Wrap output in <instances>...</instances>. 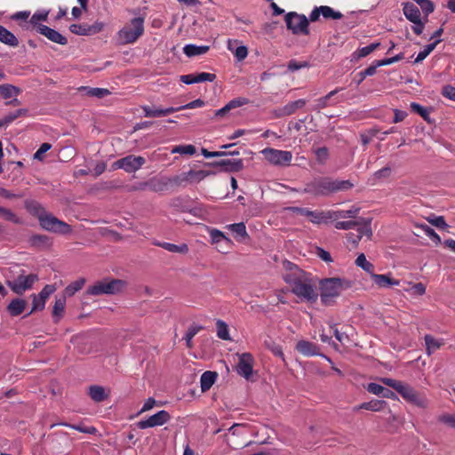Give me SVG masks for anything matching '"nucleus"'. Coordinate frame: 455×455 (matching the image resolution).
<instances>
[{
	"mask_svg": "<svg viewBox=\"0 0 455 455\" xmlns=\"http://www.w3.org/2000/svg\"><path fill=\"white\" fill-rule=\"evenodd\" d=\"M349 180L332 179L328 176H318L306 183L301 192L314 196H326L340 191H347L354 188Z\"/></svg>",
	"mask_w": 455,
	"mask_h": 455,
	"instance_id": "f257e3e1",
	"label": "nucleus"
},
{
	"mask_svg": "<svg viewBox=\"0 0 455 455\" xmlns=\"http://www.w3.org/2000/svg\"><path fill=\"white\" fill-rule=\"evenodd\" d=\"M283 280L291 286V292L308 302H315L318 298L311 274L297 272L293 275H283Z\"/></svg>",
	"mask_w": 455,
	"mask_h": 455,
	"instance_id": "f03ea898",
	"label": "nucleus"
},
{
	"mask_svg": "<svg viewBox=\"0 0 455 455\" xmlns=\"http://www.w3.org/2000/svg\"><path fill=\"white\" fill-rule=\"evenodd\" d=\"M380 382L395 389L407 403L426 409L429 401L426 395L419 392L411 385L391 378H381Z\"/></svg>",
	"mask_w": 455,
	"mask_h": 455,
	"instance_id": "7ed1b4c3",
	"label": "nucleus"
},
{
	"mask_svg": "<svg viewBox=\"0 0 455 455\" xmlns=\"http://www.w3.org/2000/svg\"><path fill=\"white\" fill-rule=\"evenodd\" d=\"M351 281L339 277L324 278L320 281L321 302L324 306H331L342 291L351 287Z\"/></svg>",
	"mask_w": 455,
	"mask_h": 455,
	"instance_id": "20e7f679",
	"label": "nucleus"
},
{
	"mask_svg": "<svg viewBox=\"0 0 455 455\" xmlns=\"http://www.w3.org/2000/svg\"><path fill=\"white\" fill-rule=\"evenodd\" d=\"M284 21L287 29L293 35L307 36L309 34V21L305 14L289 12L284 15Z\"/></svg>",
	"mask_w": 455,
	"mask_h": 455,
	"instance_id": "39448f33",
	"label": "nucleus"
},
{
	"mask_svg": "<svg viewBox=\"0 0 455 455\" xmlns=\"http://www.w3.org/2000/svg\"><path fill=\"white\" fill-rule=\"evenodd\" d=\"M144 33V19L141 17L134 18L130 24L124 26L119 32V38L124 44H133Z\"/></svg>",
	"mask_w": 455,
	"mask_h": 455,
	"instance_id": "423d86ee",
	"label": "nucleus"
},
{
	"mask_svg": "<svg viewBox=\"0 0 455 455\" xmlns=\"http://www.w3.org/2000/svg\"><path fill=\"white\" fill-rule=\"evenodd\" d=\"M212 174L204 170H189L170 178L171 187H186L188 184L198 183L204 178Z\"/></svg>",
	"mask_w": 455,
	"mask_h": 455,
	"instance_id": "0eeeda50",
	"label": "nucleus"
},
{
	"mask_svg": "<svg viewBox=\"0 0 455 455\" xmlns=\"http://www.w3.org/2000/svg\"><path fill=\"white\" fill-rule=\"evenodd\" d=\"M124 287V282L118 279H112L110 281H100L91 285L87 293L92 296H99L102 294H116L119 292Z\"/></svg>",
	"mask_w": 455,
	"mask_h": 455,
	"instance_id": "6e6552de",
	"label": "nucleus"
},
{
	"mask_svg": "<svg viewBox=\"0 0 455 455\" xmlns=\"http://www.w3.org/2000/svg\"><path fill=\"white\" fill-rule=\"evenodd\" d=\"M38 221L40 226L47 231L60 233L63 235L69 234L72 231L68 224L59 220L52 214L48 213L47 212L43 215V217H40V220Z\"/></svg>",
	"mask_w": 455,
	"mask_h": 455,
	"instance_id": "1a4fd4ad",
	"label": "nucleus"
},
{
	"mask_svg": "<svg viewBox=\"0 0 455 455\" xmlns=\"http://www.w3.org/2000/svg\"><path fill=\"white\" fill-rule=\"evenodd\" d=\"M38 279L36 274H29L28 275L20 274L13 280L8 281L7 285L14 293L22 295L26 291L32 289Z\"/></svg>",
	"mask_w": 455,
	"mask_h": 455,
	"instance_id": "9d476101",
	"label": "nucleus"
},
{
	"mask_svg": "<svg viewBox=\"0 0 455 455\" xmlns=\"http://www.w3.org/2000/svg\"><path fill=\"white\" fill-rule=\"evenodd\" d=\"M260 153L267 162L274 165L288 166L292 159V154L286 150L267 148Z\"/></svg>",
	"mask_w": 455,
	"mask_h": 455,
	"instance_id": "9b49d317",
	"label": "nucleus"
},
{
	"mask_svg": "<svg viewBox=\"0 0 455 455\" xmlns=\"http://www.w3.org/2000/svg\"><path fill=\"white\" fill-rule=\"evenodd\" d=\"M145 163L146 160L144 157L129 155L117 160L115 163V166L119 169H124L126 172H133L139 170Z\"/></svg>",
	"mask_w": 455,
	"mask_h": 455,
	"instance_id": "f8f14e48",
	"label": "nucleus"
},
{
	"mask_svg": "<svg viewBox=\"0 0 455 455\" xmlns=\"http://www.w3.org/2000/svg\"><path fill=\"white\" fill-rule=\"evenodd\" d=\"M171 419V415L168 411L163 410L157 413L148 417L147 419L140 420L137 423L140 429H146L148 427H155L163 426Z\"/></svg>",
	"mask_w": 455,
	"mask_h": 455,
	"instance_id": "ddd939ff",
	"label": "nucleus"
},
{
	"mask_svg": "<svg viewBox=\"0 0 455 455\" xmlns=\"http://www.w3.org/2000/svg\"><path fill=\"white\" fill-rule=\"evenodd\" d=\"M253 371V357L250 353H243L239 356L237 364V373L246 379H249L252 375Z\"/></svg>",
	"mask_w": 455,
	"mask_h": 455,
	"instance_id": "4468645a",
	"label": "nucleus"
},
{
	"mask_svg": "<svg viewBox=\"0 0 455 455\" xmlns=\"http://www.w3.org/2000/svg\"><path fill=\"white\" fill-rule=\"evenodd\" d=\"M36 31L53 43L60 45H66L68 44V39L64 36L46 25L39 24L36 27Z\"/></svg>",
	"mask_w": 455,
	"mask_h": 455,
	"instance_id": "2eb2a0df",
	"label": "nucleus"
},
{
	"mask_svg": "<svg viewBox=\"0 0 455 455\" xmlns=\"http://www.w3.org/2000/svg\"><path fill=\"white\" fill-rule=\"evenodd\" d=\"M207 164L215 167H221L223 171L229 172H240L243 168L242 159H222Z\"/></svg>",
	"mask_w": 455,
	"mask_h": 455,
	"instance_id": "dca6fc26",
	"label": "nucleus"
},
{
	"mask_svg": "<svg viewBox=\"0 0 455 455\" xmlns=\"http://www.w3.org/2000/svg\"><path fill=\"white\" fill-rule=\"evenodd\" d=\"M216 79V75L212 73L202 72L198 74H188L180 76V80L186 84H192L203 82H213Z\"/></svg>",
	"mask_w": 455,
	"mask_h": 455,
	"instance_id": "f3484780",
	"label": "nucleus"
},
{
	"mask_svg": "<svg viewBox=\"0 0 455 455\" xmlns=\"http://www.w3.org/2000/svg\"><path fill=\"white\" fill-rule=\"evenodd\" d=\"M307 104V100L299 99L295 101H291L283 107L278 108L276 112L277 117L289 116L294 114L297 110L303 108Z\"/></svg>",
	"mask_w": 455,
	"mask_h": 455,
	"instance_id": "a211bd4d",
	"label": "nucleus"
},
{
	"mask_svg": "<svg viewBox=\"0 0 455 455\" xmlns=\"http://www.w3.org/2000/svg\"><path fill=\"white\" fill-rule=\"evenodd\" d=\"M339 91H341V88H336L333 91L330 92L328 94H326L323 97H321L315 101V105L313 107V110L315 111H320L323 108H325L329 106H335L339 102L342 101L340 100H331V98L336 95Z\"/></svg>",
	"mask_w": 455,
	"mask_h": 455,
	"instance_id": "6ab92c4d",
	"label": "nucleus"
},
{
	"mask_svg": "<svg viewBox=\"0 0 455 455\" xmlns=\"http://www.w3.org/2000/svg\"><path fill=\"white\" fill-rule=\"evenodd\" d=\"M248 103L245 98H235L227 103L223 108L214 112L215 117H224L230 110L242 107Z\"/></svg>",
	"mask_w": 455,
	"mask_h": 455,
	"instance_id": "aec40b11",
	"label": "nucleus"
},
{
	"mask_svg": "<svg viewBox=\"0 0 455 455\" xmlns=\"http://www.w3.org/2000/svg\"><path fill=\"white\" fill-rule=\"evenodd\" d=\"M141 109L145 117H161L177 112V109L173 107L167 108H153L148 105H145L141 107Z\"/></svg>",
	"mask_w": 455,
	"mask_h": 455,
	"instance_id": "412c9836",
	"label": "nucleus"
},
{
	"mask_svg": "<svg viewBox=\"0 0 455 455\" xmlns=\"http://www.w3.org/2000/svg\"><path fill=\"white\" fill-rule=\"evenodd\" d=\"M225 228L233 233L237 242H243L250 237L243 222L229 224Z\"/></svg>",
	"mask_w": 455,
	"mask_h": 455,
	"instance_id": "4be33fe9",
	"label": "nucleus"
},
{
	"mask_svg": "<svg viewBox=\"0 0 455 455\" xmlns=\"http://www.w3.org/2000/svg\"><path fill=\"white\" fill-rule=\"evenodd\" d=\"M387 405V402L384 400H376L373 399L370 402H364L361 404H358L353 408L354 411H358L360 410H367L371 411H380Z\"/></svg>",
	"mask_w": 455,
	"mask_h": 455,
	"instance_id": "5701e85b",
	"label": "nucleus"
},
{
	"mask_svg": "<svg viewBox=\"0 0 455 455\" xmlns=\"http://www.w3.org/2000/svg\"><path fill=\"white\" fill-rule=\"evenodd\" d=\"M371 277L374 283L379 287H389L394 285L398 286L400 284V281L392 278L390 275H380L374 273Z\"/></svg>",
	"mask_w": 455,
	"mask_h": 455,
	"instance_id": "b1692460",
	"label": "nucleus"
},
{
	"mask_svg": "<svg viewBox=\"0 0 455 455\" xmlns=\"http://www.w3.org/2000/svg\"><path fill=\"white\" fill-rule=\"evenodd\" d=\"M27 307V301L23 299L16 298L11 300L6 309L11 316L21 315Z\"/></svg>",
	"mask_w": 455,
	"mask_h": 455,
	"instance_id": "393cba45",
	"label": "nucleus"
},
{
	"mask_svg": "<svg viewBox=\"0 0 455 455\" xmlns=\"http://www.w3.org/2000/svg\"><path fill=\"white\" fill-rule=\"evenodd\" d=\"M403 12L404 16L411 22H419L420 19V11L418 6L412 3H404L403 4Z\"/></svg>",
	"mask_w": 455,
	"mask_h": 455,
	"instance_id": "a878e982",
	"label": "nucleus"
},
{
	"mask_svg": "<svg viewBox=\"0 0 455 455\" xmlns=\"http://www.w3.org/2000/svg\"><path fill=\"white\" fill-rule=\"evenodd\" d=\"M296 349L305 356H313L318 354L317 346L307 340H299L296 345Z\"/></svg>",
	"mask_w": 455,
	"mask_h": 455,
	"instance_id": "bb28decb",
	"label": "nucleus"
},
{
	"mask_svg": "<svg viewBox=\"0 0 455 455\" xmlns=\"http://www.w3.org/2000/svg\"><path fill=\"white\" fill-rule=\"evenodd\" d=\"M309 220L314 224L328 223L331 221V211H311L308 214Z\"/></svg>",
	"mask_w": 455,
	"mask_h": 455,
	"instance_id": "cd10ccee",
	"label": "nucleus"
},
{
	"mask_svg": "<svg viewBox=\"0 0 455 455\" xmlns=\"http://www.w3.org/2000/svg\"><path fill=\"white\" fill-rule=\"evenodd\" d=\"M218 378V373L216 371H204L200 379L201 389L202 392L208 391L215 383Z\"/></svg>",
	"mask_w": 455,
	"mask_h": 455,
	"instance_id": "c85d7f7f",
	"label": "nucleus"
},
{
	"mask_svg": "<svg viewBox=\"0 0 455 455\" xmlns=\"http://www.w3.org/2000/svg\"><path fill=\"white\" fill-rule=\"evenodd\" d=\"M66 307V296L62 295L55 299L52 308V317L55 323H58L63 316Z\"/></svg>",
	"mask_w": 455,
	"mask_h": 455,
	"instance_id": "c756f323",
	"label": "nucleus"
},
{
	"mask_svg": "<svg viewBox=\"0 0 455 455\" xmlns=\"http://www.w3.org/2000/svg\"><path fill=\"white\" fill-rule=\"evenodd\" d=\"M154 244L170 251V252H174V253H180V254H186L188 252V246L187 243H181V244H174V243H166V242H157V243H155Z\"/></svg>",
	"mask_w": 455,
	"mask_h": 455,
	"instance_id": "7c9ffc66",
	"label": "nucleus"
},
{
	"mask_svg": "<svg viewBox=\"0 0 455 455\" xmlns=\"http://www.w3.org/2000/svg\"><path fill=\"white\" fill-rule=\"evenodd\" d=\"M28 243L31 247L42 249L52 245L51 238L45 235H33L29 237Z\"/></svg>",
	"mask_w": 455,
	"mask_h": 455,
	"instance_id": "2f4dec72",
	"label": "nucleus"
},
{
	"mask_svg": "<svg viewBox=\"0 0 455 455\" xmlns=\"http://www.w3.org/2000/svg\"><path fill=\"white\" fill-rule=\"evenodd\" d=\"M149 189L153 192H163L171 187L170 178H153L148 180Z\"/></svg>",
	"mask_w": 455,
	"mask_h": 455,
	"instance_id": "473e14b6",
	"label": "nucleus"
},
{
	"mask_svg": "<svg viewBox=\"0 0 455 455\" xmlns=\"http://www.w3.org/2000/svg\"><path fill=\"white\" fill-rule=\"evenodd\" d=\"M360 212V208L352 206L349 210L331 211V220L338 219L355 218Z\"/></svg>",
	"mask_w": 455,
	"mask_h": 455,
	"instance_id": "72a5a7b5",
	"label": "nucleus"
},
{
	"mask_svg": "<svg viewBox=\"0 0 455 455\" xmlns=\"http://www.w3.org/2000/svg\"><path fill=\"white\" fill-rule=\"evenodd\" d=\"M209 235L212 240V243H219L220 242H224L228 248H230L233 245L232 240L226 236L225 234L219 229H210Z\"/></svg>",
	"mask_w": 455,
	"mask_h": 455,
	"instance_id": "f704fd0d",
	"label": "nucleus"
},
{
	"mask_svg": "<svg viewBox=\"0 0 455 455\" xmlns=\"http://www.w3.org/2000/svg\"><path fill=\"white\" fill-rule=\"evenodd\" d=\"M426 344V350L427 355H431L435 353L436 350L441 348L442 346L444 345L443 339H437L434 338L432 335L427 334L424 338Z\"/></svg>",
	"mask_w": 455,
	"mask_h": 455,
	"instance_id": "c9c22d12",
	"label": "nucleus"
},
{
	"mask_svg": "<svg viewBox=\"0 0 455 455\" xmlns=\"http://www.w3.org/2000/svg\"><path fill=\"white\" fill-rule=\"evenodd\" d=\"M210 47L207 45H196V44H186L183 48V52L188 57H195L203 55L209 51Z\"/></svg>",
	"mask_w": 455,
	"mask_h": 455,
	"instance_id": "e433bc0d",
	"label": "nucleus"
},
{
	"mask_svg": "<svg viewBox=\"0 0 455 455\" xmlns=\"http://www.w3.org/2000/svg\"><path fill=\"white\" fill-rule=\"evenodd\" d=\"M0 41L7 45L16 47L19 44L17 37L4 27L0 25Z\"/></svg>",
	"mask_w": 455,
	"mask_h": 455,
	"instance_id": "4c0bfd02",
	"label": "nucleus"
},
{
	"mask_svg": "<svg viewBox=\"0 0 455 455\" xmlns=\"http://www.w3.org/2000/svg\"><path fill=\"white\" fill-rule=\"evenodd\" d=\"M25 207L28 212L36 216L38 220H40V217H43V215L46 212L45 209L36 201H27L25 203Z\"/></svg>",
	"mask_w": 455,
	"mask_h": 455,
	"instance_id": "58836bf2",
	"label": "nucleus"
},
{
	"mask_svg": "<svg viewBox=\"0 0 455 455\" xmlns=\"http://www.w3.org/2000/svg\"><path fill=\"white\" fill-rule=\"evenodd\" d=\"M20 89L14 85L4 84H0V96L4 99H10L13 96H18L20 93Z\"/></svg>",
	"mask_w": 455,
	"mask_h": 455,
	"instance_id": "ea45409f",
	"label": "nucleus"
},
{
	"mask_svg": "<svg viewBox=\"0 0 455 455\" xmlns=\"http://www.w3.org/2000/svg\"><path fill=\"white\" fill-rule=\"evenodd\" d=\"M89 395L96 403L103 402L107 398L104 387L96 385L90 387Z\"/></svg>",
	"mask_w": 455,
	"mask_h": 455,
	"instance_id": "a19ab883",
	"label": "nucleus"
},
{
	"mask_svg": "<svg viewBox=\"0 0 455 455\" xmlns=\"http://www.w3.org/2000/svg\"><path fill=\"white\" fill-rule=\"evenodd\" d=\"M0 218L14 224H22L23 220L12 210L0 206Z\"/></svg>",
	"mask_w": 455,
	"mask_h": 455,
	"instance_id": "79ce46f5",
	"label": "nucleus"
},
{
	"mask_svg": "<svg viewBox=\"0 0 455 455\" xmlns=\"http://www.w3.org/2000/svg\"><path fill=\"white\" fill-rule=\"evenodd\" d=\"M84 283H85L84 278H80L78 280L72 282L70 284H68L65 288L63 295L66 297L73 296L76 292H77L78 291H80L83 288Z\"/></svg>",
	"mask_w": 455,
	"mask_h": 455,
	"instance_id": "37998d69",
	"label": "nucleus"
},
{
	"mask_svg": "<svg viewBox=\"0 0 455 455\" xmlns=\"http://www.w3.org/2000/svg\"><path fill=\"white\" fill-rule=\"evenodd\" d=\"M355 265L370 274L371 276L374 274V265L366 259L363 253L358 255L355 259Z\"/></svg>",
	"mask_w": 455,
	"mask_h": 455,
	"instance_id": "c03bdc74",
	"label": "nucleus"
},
{
	"mask_svg": "<svg viewBox=\"0 0 455 455\" xmlns=\"http://www.w3.org/2000/svg\"><path fill=\"white\" fill-rule=\"evenodd\" d=\"M81 90L85 92L86 95L99 99H102L110 94V92L104 88L81 87Z\"/></svg>",
	"mask_w": 455,
	"mask_h": 455,
	"instance_id": "a18cd8bd",
	"label": "nucleus"
},
{
	"mask_svg": "<svg viewBox=\"0 0 455 455\" xmlns=\"http://www.w3.org/2000/svg\"><path fill=\"white\" fill-rule=\"evenodd\" d=\"M440 42H441V40L437 39L434 43L426 45L424 50L420 51L418 53L414 62L419 63V62L423 61L435 50V48Z\"/></svg>",
	"mask_w": 455,
	"mask_h": 455,
	"instance_id": "49530a36",
	"label": "nucleus"
},
{
	"mask_svg": "<svg viewBox=\"0 0 455 455\" xmlns=\"http://www.w3.org/2000/svg\"><path fill=\"white\" fill-rule=\"evenodd\" d=\"M379 43H372L367 46L362 47L354 52L356 59L364 58L379 47Z\"/></svg>",
	"mask_w": 455,
	"mask_h": 455,
	"instance_id": "de8ad7c7",
	"label": "nucleus"
},
{
	"mask_svg": "<svg viewBox=\"0 0 455 455\" xmlns=\"http://www.w3.org/2000/svg\"><path fill=\"white\" fill-rule=\"evenodd\" d=\"M217 336L223 340H230L228 326L222 320H218L216 323Z\"/></svg>",
	"mask_w": 455,
	"mask_h": 455,
	"instance_id": "09e8293b",
	"label": "nucleus"
},
{
	"mask_svg": "<svg viewBox=\"0 0 455 455\" xmlns=\"http://www.w3.org/2000/svg\"><path fill=\"white\" fill-rule=\"evenodd\" d=\"M321 11L322 15L325 19L340 20L343 17V14L340 12L335 11L327 5H322Z\"/></svg>",
	"mask_w": 455,
	"mask_h": 455,
	"instance_id": "8fccbe9b",
	"label": "nucleus"
},
{
	"mask_svg": "<svg viewBox=\"0 0 455 455\" xmlns=\"http://www.w3.org/2000/svg\"><path fill=\"white\" fill-rule=\"evenodd\" d=\"M171 152L172 154H180V155H194L196 152V147L193 145H179L175 146Z\"/></svg>",
	"mask_w": 455,
	"mask_h": 455,
	"instance_id": "3c124183",
	"label": "nucleus"
},
{
	"mask_svg": "<svg viewBox=\"0 0 455 455\" xmlns=\"http://www.w3.org/2000/svg\"><path fill=\"white\" fill-rule=\"evenodd\" d=\"M417 4L419 5L426 17L435 11V4L430 0H418Z\"/></svg>",
	"mask_w": 455,
	"mask_h": 455,
	"instance_id": "603ef678",
	"label": "nucleus"
},
{
	"mask_svg": "<svg viewBox=\"0 0 455 455\" xmlns=\"http://www.w3.org/2000/svg\"><path fill=\"white\" fill-rule=\"evenodd\" d=\"M202 329L201 326H190L185 335V339L187 343L188 347H192V339L199 332V331Z\"/></svg>",
	"mask_w": 455,
	"mask_h": 455,
	"instance_id": "864d4df0",
	"label": "nucleus"
},
{
	"mask_svg": "<svg viewBox=\"0 0 455 455\" xmlns=\"http://www.w3.org/2000/svg\"><path fill=\"white\" fill-rule=\"evenodd\" d=\"M31 297L33 299L32 308H31L30 312L28 314V315H31L32 313H34L36 311L43 310L44 308L45 303H46L42 299L38 298L36 294H32Z\"/></svg>",
	"mask_w": 455,
	"mask_h": 455,
	"instance_id": "5fc2aeb1",
	"label": "nucleus"
},
{
	"mask_svg": "<svg viewBox=\"0 0 455 455\" xmlns=\"http://www.w3.org/2000/svg\"><path fill=\"white\" fill-rule=\"evenodd\" d=\"M419 227L424 231L425 235H427L431 240H433L435 243L441 242V237L432 228L426 224L419 225Z\"/></svg>",
	"mask_w": 455,
	"mask_h": 455,
	"instance_id": "6e6d98bb",
	"label": "nucleus"
},
{
	"mask_svg": "<svg viewBox=\"0 0 455 455\" xmlns=\"http://www.w3.org/2000/svg\"><path fill=\"white\" fill-rule=\"evenodd\" d=\"M359 226V221L356 220H346V221H337L335 223V228L340 230H349L353 229Z\"/></svg>",
	"mask_w": 455,
	"mask_h": 455,
	"instance_id": "4d7b16f0",
	"label": "nucleus"
},
{
	"mask_svg": "<svg viewBox=\"0 0 455 455\" xmlns=\"http://www.w3.org/2000/svg\"><path fill=\"white\" fill-rule=\"evenodd\" d=\"M411 108L413 112L419 115L424 120H426V121L428 120V116H429L428 110L427 108H425L424 107H422L421 105H419V103L411 102Z\"/></svg>",
	"mask_w": 455,
	"mask_h": 455,
	"instance_id": "13d9d810",
	"label": "nucleus"
},
{
	"mask_svg": "<svg viewBox=\"0 0 455 455\" xmlns=\"http://www.w3.org/2000/svg\"><path fill=\"white\" fill-rule=\"evenodd\" d=\"M69 30L75 35L89 36L86 24H71L69 26Z\"/></svg>",
	"mask_w": 455,
	"mask_h": 455,
	"instance_id": "bf43d9fd",
	"label": "nucleus"
},
{
	"mask_svg": "<svg viewBox=\"0 0 455 455\" xmlns=\"http://www.w3.org/2000/svg\"><path fill=\"white\" fill-rule=\"evenodd\" d=\"M315 154L317 162L321 164H323L329 157V150L326 147L318 148Z\"/></svg>",
	"mask_w": 455,
	"mask_h": 455,
	"instance_id": "052dcab7",
	"label": "nucleus"
},
{
	"mask_svg": "<svg viewBox=\"0 0 455 455\" xmlns=\"http://www.w3.org/2000/svg\"><path fill=\"white\" fill-rule=\"evenodd\" d=\"M56 291L55 285L46 284L42 291L36 295L38 298L42 299L46 302L49 297Z\"/></svg>",
	"mask_w": 455,
	"mask_h": 455,
	"instance_id": "680f3d73",
	"label": "nucleus"
},
{
	"mask_svg": "<svg viewBox=\"0 0 455 455\" xmlns=\"http://www.w3.org/2000/svg\"><path fill=\"white\" fill-rule=\"evenodd\" d=\"M427 220L432 224L433 226L438 228H445L448 225L445 222V220L443 216H432L428 217Z\"/></svg>",
	"mask_w": 455,
	"mask_h": 455,
	"instance_id": "e2e57ef3",
	"label": "nucleus"
},
{
	"mask_svg": "<svg viewBox=\"0 0 455 455\" xmlns=\"http://www.w3.org/2000/svg\"><path fill=\"white\" fill-rule=\"evenodd\" d=\"M204 105H205V102L203 100L197 99V100H195L186 105H182V106L175 108L177 109V111H180V110H183V109H192V108H202Z\"/></svg>",
	"mask_w": 455,
	"mask_h": 455,
	"instance_id": "0e129e2a",
	"label": "nucleus"
},
{
	"mask_svg": "<svg viewBox=\"0 0 455 455\" xmlns=\"http://www.w3.org/2000/svg\"><path fill=\"white\" fill-rule=\"evenodd\" d=\"M48 12H36L32 15L29 22L34 26H38V21H45L48 18Z\"/></svg>",
	"mask_w": 455,
	"mask_h": 455,
	"instance_id": "69168bd1",
	"label": "nucleus"
},
{
	"mask_svg": "<svg viewBox=\"0 0 455 455\" xmlns=\"http://www.w3.org/2000/svg\"><path fill=\"white\" fill-rule=\"evenodd\" d=\"M438 420L442 423H444L448 426H450L451 427H455V415L453 414H443V415H441L439 418H438Z\"/></svg>",
	"mask_w": 455,
	"mask_h": 455,
	"instance_id": "338daca9",
	"label": "nucleus"
},
{
	"mask_svg": "<svg viewBox=\"0 0 455 455\" xmlns=\"http://www.w3.org/2000/svg\"><path fill=\"white\" fill-rule=\"evenodd\" d=\"M442 95L449 100H455V87L451 85L443 86Z\"/></svg>",
	"mask_w": 455,
	"mask_h": 455,
	"instance_id": "774afa93",
	"label": "nucleus"
}]
</instances>
